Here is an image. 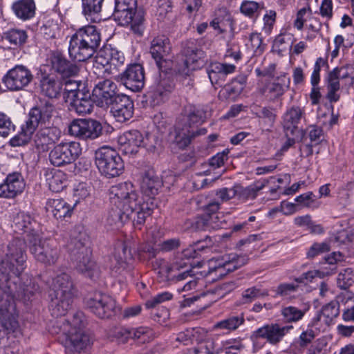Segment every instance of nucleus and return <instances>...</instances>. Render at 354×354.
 <instances>
[{
    "label": "nucleus",
    "mask_w": 354,
    "mask_h": 354,
    "mask_svg": "<svg viewBox=\"0 0 354 354\" xmlns=\"http://www.w3.org/2000/svg\"><path fill=\"white\" fill-rule=\"evenodd\" d=\"M26 260L24 242L15 239L7 245L0 261V323L8 333L19 327L15 299L27 304L39 293V286L32 279L27 277L23 284H18Z\"/></svg>",
    "instance_id": "f257e3e1"
},
{
    "label": "nucleus",
    "mask_w": 354,
    "mask_h": 354,
    "mask_svg": "<svg viewBox=\"0 0 354 354\" xmlns=\"http://www.w3.org/2000/svg\"><path fill=\"white\" fill-rule=\"evenodd\" d=\"M110 201L113 207L108 214L110 225H122L129 219L134 225H142L152 209L143 201L131 182H124L112 186L109 189Z\"/></svg>",
    "instance_id": "f03ea898"
},
{
    "label": "nucleus",
    "mask_w": 354,
    "mask_h": 354,
    "mask_svg": "<svg viewBox=\"0 0 354 354\" xmlns=\"http://www.w3.org/2000/svg\"><path fill=\"white\" fill-rule=\"evenodd\" d=\"M87 239V235L82 227H75L71 230L68 247L77 271L84 277L95 280L100 277V270L96 263L91 260V252L86 247Z\"/></svg>",
    "instance_id": "7ed1b4c3"
},
{
    "label": "nucleus",
    "mask_w": 354,
    "mask_h": 354,
    "mask_svg": "<svg viewBox=\"0 0 354 354\" xmlns=\"http://www.w3.org/2000/svg\"><path fill=\"white\" fill-rule=\"evenodd\" d=\"M181 115V122H178L175 127L174 142L178 148L185 149L192 139L207 133L205 128H198L206 118V111L203 107L187 104L184 106Z\"/></svg>",
    "instance_id": "20e7f679"
},
{
    "label": "nucleus",
    "mask_w": 354,
    "mask_h": 354,
    "mask_svg": "<svg viewBox=\"0 0 354 354\" xmlns=\"http://www.w3.org/2000/svg\"><path fill=\"white\" fill-rule=\"evenodd\" d=\"M75 288L71 276L62 272L53 279L50 287V311L55 317L64 316L71 308Z\"/></svg>",
    "instance_id": "39448f33"
},
{
    "label": "nucleus",
    "mask_w": 354,
    "mask_h": 354,
    "mask_svg": "<svg viewBox=\"0 0 354 354\" xmlns=\"http://www.w3.org/2000/svg\"><path fill=\"white\" fill-rule=\"evenodd\" d=\"M136 0H115L113 17L121 26L129 25L133 32L142 35L145 29L142 12L136 11Z\"/></svg>",
    "instance_id": "423d86ee"
},
{
    "label": "nucleus",
    "mask_w": 354,
    "mask_h": 354,
    "mask_svg": "<svg viewBox=\"0 0 354 354\" xmlns=\"http://www.w3.org/2000/svg\"><path fill=\"white\" fill-rule=\"evenodd\" d=\"M95 164L100 173L108 178L119 176L124 170L122 158L109 147H102L95 152Z\"/></svg>",
    "instance_id": "0eeeda50"
},
{
    "label": "nucleus",
    "mask_w": 354,
    "mask_h": 354,
    "mask_svg": "<svg viewBox=\"0 0 354 354\" xmlns=\"http://www.w3.org/2000/svg\"><path fill=\"white\" fill-rule=\"evenodd\" d=\"M29 250L35 259L46 266L54 265L59 257L57 243L53 239H40V234L28 239Z\"/></svg>",
    "instance_id": "6e6552de"
},
{
    "label": "nucleus",
    "mask_w": 354,
    "mask_h": 354,
    "mask_svg": "<svg viewBox=\"0 0 354 354\" xmlns=\"http://www.w3.org/2000/svg\"><path fill=\"white\" fill-rule=\"evenodd\" d=\"M82 153L77 142H62L50 150L48 154L50 163L55 167H64L75 162Z\"/></svg>",
    "instance_id": "1a4fd4ad"
},
{
    "label": "nucleus",
    "mask_w": 354,
    "mask_h": 354,
    "mask_svg": "<svg viewBox=\"0 0 354 354\" xmlns=\"http://www.w3.org/2000/svg\"><path fill=\"white\" fill-rule=\"evenodd\" d=\"M86 305L92 313L101 319L109 318L119 310L114 298L101 292L88 297Z\"/></svg>",
    "instance_id": "9d476101"
},
{
    "label": "nucleus",
    "mask_w": 354,
    "mask_h": 354,
    "mask_svg": "<svg viewBox=\"0 0 354 354\" xmlns=\"http://www.w3.org/2000/svg\"><path fill=\"white\" fill-rule=\"evenodd\" d=\"M354 68L351 65H344L340 67H335L329 71L326 77V98L330 102H336L339 100L340 95L338 93L340 89V80L350 79V84L353 83V77L351 71Z\"/></svg>",
    "instance_id": "9b49d317"
},
{
    "label": "nucleus",
    "mask_w": 354,
    "mask_h": 354,
    "mask_svg": "<svg viewBox=\"0 0 354 354\" xmlns=\"http://www.w3.org/2000/svg\"><path fill=\"white\" fill-rule=\"evenodd\" d=\"M34 80L32 71L24 65H16L7 71L2 78L6 88L10 91L25 90Z\"/></svg>",
    "instance_id": "f8f14e48"
},
{
    "label": "nucleus",
    "mask_w": 354,
    "mask_h": 354,
    "mask_svg": "<svg viewBox=\"0 0 354 354\" xmlns=\"http://www.w3.org/2000/svg\"><path fill=\"white\" fill-rule=\"evenodd\" d=\"M68 133L80 140H95L102 135V126L93 119H75L71 122Z\"/></svg>",
    "instance_id": "ddd939ff"
},
{
    "label": "nucleus",
    "mask_w": 354,
    "mask_h": 354,
    "mask_svg": "<svg viewBox=\"0 0 354 354\" xmlns=\"http://www.w3.org/2000/svg\"><path fill=\"white\" fill-rule=\"evenodd\" d=\"M62 323L57 333H61L64 339L62 340L65 347L73 352H78L86 349L90 345L91 341L88 335L77 331L76 328H71L70 324L66 319L58 321L57 324Z\"/></svg>",
    "instance_id": "4468645a"
},
{
    "label": "nucleus",
    "mask_w": 354,
    "mask_h": 354,
    "mask_svg": "<svg viewBox=\"0 0 354 354\" xmlns=\"http://www.w3.org/2000/svg\"><path fill=\"white\" fill-rule=\"evenodd\" d=\"M12 227L14 231L19 234H26L23 239L16 237L10 241L8 244L15 239L22 240L24 243L25 239L28 242V239H33L39 234V224L28 213L24 212H19L14 218ZM26 244H25V249ZM26 254V252H25Z\"/></svg>",
    "instance_id": "2eb2a0df"
},
{
    "label": "nucleus",
    "mask_w": 354,
    "mask_h": 354,
    "mask_svg": "<svg viewBox=\"0 0 354 354\" xmlns=\"http://www.w3.org/2000/svg\"><path fill=\"white\" fill-rule=\"evenodd\" d=\"M166 70L160 71L159 76L156 77L148 92L151 103L157 106L167 100L169 93L174 88L171 78L165 73Z\"/></svg>",
    "instance_id": "dca6fc26"
},
{
    "label": "nucleus",
    "mask_w": 354,
    "mask_h": 354,
    "mask_svg": "<svg viewBox=\"0 0 354 354\" xmlns=\"http://www.w3.org/2000/svg\"><path fill=\"white\" fill-rule=\"evenodd\" d=\"M120 150L125 155L136 154L138 149L145 147L151 149L153 143H147L144 140L142 134L138 130H130L124 132L118 138Z\"/></svg>",
    "instance_id": "f3484780"
},
{
    "label": "nucleus",
    "mask_w": 354,
    "mask_h": 354,
    "mask_svg": "<svg viewBox=\"0 0 354 354\" xmlns=\"http://www.w3.org/2000/svg\"><path fill=\"white\" fill-rule=\"evenodd\" d=\"M93 97L99 106H109L119 96L116 84L111 79H99L93 89Z\"/></svg>",
    "instance_id": "a211bd4d"
},
{
    "label": "nucleus",
    "mask_w": 354,
    "mask_h": 354,
    "mask_svg": "<svg viewBox=\"0 0 354 354\" xmlns=\"http://www.w3.org/2000/svg\"><path fill=\"white\" fill-rule=\"evenodd\" d=\"M292 328V325L281 326L278 324H266L254 331L251 337L255 346L260 338L266 339L272 345H277Z\"/></svg>",
    "instance_id": "6ab92c4d"
},
{
    "label": "nucleus",
    "mask_w": 354,
    "mask_h": 354,
    "mask_svg": "<svg viewBox=\"0 0 354 354\" xmlns=\"http://www.w3.org/2000/svg\"><path fill=\"white\" fill-rule=\"evenodd\" d=\"M55 111L54 104L49 100H40L30 110L28 118L26 122L36 130L39 127L49 122Z\"/></svg>",
    "instance_id": "aec40b11"
},
{
    "label": "nucleus",
    "mask_w": 354,
    "mask_h": 354,
    "mask_svg": "<svg viewBox=\"0 0 354 354\" xmlns=\"http://www.w3.org/2000/svg\"><path fill=\"white\" fill-rule=\"evenodd\" d=\"M118 76L126 88L133 92H138L144 87L145 71L142 66L139 64L128 66L127 69Z\"/></svg>",
    "instance_id": "412c9836"
},
{
    "label": "nucleus",
    "mask_w": 354,
    "mask_h": 354,
    "mask_svg": "<svg viewBox=\"0 0 354 354\" xmlns=\"http://www.w3.org/2000/svg\"><path fill=\"white\" fill-rule=\"evenodd\" d=\"M171 50L169 40L164 35L158 36L151 41L150 53L159 71L167 70L165 57Z\"/></svg>",
    "instance_id": "4be33fe9"
},
{
    "label": "nucleus",
    "mask_w": 354,
    "mask_h": 354,
    "mask_svg": "<svg viewBox=\"0 0 354 354\" xmlns=\"http://www.w3.org/2000/svg\"><path fill=\"white\" fill-rule=\"evenodd\" d=\"M201 250H198L197 243L195 245H190L187 248L183 250L181 253L182 258H185L186 261H176L174 264L170 266L167 262L163 259H156L153 266V268L160 269L162 272H169L170 271L180 270L185 269L187 267H190L191 264L189 262L190 259H194L198 257V252Z\"/></svg>",
    "instance_id": "5701e85b"
},
{
    "label": "nucleus",
    "mask_w": 354,
    "mask_h": 354,
    "mask_svg": "<svg viewBox=\"0 0 354 354\" xmlns=\"http://www.w3.org/2000/svg\"><path fill=\"white\" fill-rule=\"evenodd\" d=\"M110 105H111V112L113 116L119 122H124L133 115L134 104L127 95H119Z\"/></svg>",
    "instance_id": "b1692460"
},
{
    "label": "nucleus",
    "mask_w": 354,
    "mask_h": 354,
    "mask_svg": "<svg viewBox=\"0 0 354 354\" xmlns=\"http://www.w3.org/2000/svg\"><path fill=\"white\" fill-rule=\"evenodd\" d=\"M24 187L25 183L21 173L9 174L0 184V198H13L21 194Z\"/></svg>",
    "instance_id": "393cba45"
},
{
    "label": "nucleus",
    "mask_w": 354,
    "mask_h": 354,
    "mask_svg": "<svg viewBox=\"0 0 354 354\" xmlns=\"http://www.w3.org/2000/svg\"><path fill=\"white\" fill-rule=\"evenodd\" d=\"M342 295L337 297V299L330 301L324 306L322 310L317 312V314L311 319L309 326L315 327L318 326L319 322H322L326 325L329 326L334 319L339 315V301L342 299Z\"/></svg>",
    "instance_id": "a878e982"
},
{
    "label": "nucleus",
    "mask_w": 354,
    "mask_h": 354,
    "mask_svg": "<svg viewBox=\"0 0 354 354\" xmlns=\"http://www.w3.org/2000/svg\"><path fill=\"white\" fill-rule=\"evenodd\" d=\"M61 134L60 129L56 127H40L34 138L36 147L42 151L46 150L50 145L59 140Z\"/></svg>",
    "instance_id": "bb28decb"
},
{
    "label": "nucleus",
    "mask_w": 354,
    "mask_h": 354,
    "mask_svg": "<svg viewBox=\"0 0 354 354\" xmlns=\"http://www.w3.org/2000/svg\"><path fill=\"white\" fill-rule=\"evenodd\" d=\"M95 52L74 34L69 41L68 54L75 62H83L91 58Z\"/></svg>",
    "instance_id": "cd10ccee"
},
{
    "label": "nucleus",
    "mask_w": 354,
    "mask_h": 354,
    "mask_svg": "<svg viewBox=\"0 0 354 354\" xmlns=\"http://www.w3.org/2000/svg\"><path fill=\"white\" fill-rule=\"evenodd\" d=\"M52 68L62 77H71L77 75L80 68L75 63L67 59L61 53H55L50 57Z\"/></svg>",
    "instance_id": "c85d7f7f"
},
{
    "label": "nucleus",
    "mask_w": 354,
    "mask_h": 354,
    "mask_svg": "<svg viewBox=\"0 0 354 354\" xmlns=\"http://www.w3.org/2000/svg\"><path fill=\"white\" fill-rule=\"evenodd\" d=\"M74 35L95 52L100 47L101 34L95 26L87 25L80 28Z\"/></svg>",
    "instance_id": "c756f323"
},
{
    "label": "nucleus",
    "mask_w": 354,
    "mask_h": 354,
    "mask_svg": "<svg viewBox=\"0 0 354 354\" xmlns=\"http://www.w3.org/2000/svg\"><path fill=\"white\" fill-rule=\"evenodd\" d=\"M11 9L18 19L26 21L35 17L36 5L34 0H17L12 4Z\"/></svg>",
    "instance_id": "7c9ffc66"
},
{
    "label": "nucleus",
    "mask_w": 354,
    "mask_h": 354,
    "mask_svg": "<svg viewBox=\"0 0 354 354\" xmlns=\"http://www.w3.org/2000/svg\"><path fill=\"white\" fill-rule=\"evenodd\" d=\"M46 209L57 220L70 217L73 212L70 205L62 198L49 199L46 203Z\"/></svg>",
    "instance_id": "2f4dec72"
},
{
    "label": "nucleus",
    "mask_w": 354,
    "mask_h": 354,
    "mask_svg": "<svg viewBox=\"0 0 354 354\" xmlns=\"http://www.w3.org/2000/svg\"><path fill=\"white\" fill-rule=\"evenodd\" d=\"M62 81L56 77L45 75L40 80L41 92L49 98H57L63 90Z\"/></svg>",
    "instance_id": "473e14b6"
},
{
    "label": "nucleus",
    "mask_w": 354,
    "mask_h": 354,
    "mask_svg": "<svg viewBox=\"0 0 354 354\" xmlns=\"http://www.w3.org/2000/svg\"><path fill=\"white\" fill-rule=\"evenodd\" d=\"M70 110L74 111L78 115L90 113L93 110V101L88 91L79 93V95L70 100Z\"/></svg>",
    "instance_id": "72a5a7b5"
},
{
    "label": "nucleus",
    "mask_w": 354,
    "mask_h": 354,
    "mask_svg": "<svg viewBox=\"0 0 354 354\" xmlns=\"http://www.w3.org/2000/svg\"><path fill=\"white\" fill-rule=\"evenodd\" d=\"M162 185V181L159 176L153 171H148L142 178L140 187L144 194L153 197L158 194Z\"/></svg>",
    "instance_id": "f704fd0d"
},
{
    "label": "nucleus",
    "mask_w": 354,
    "mask_h": 354,
    "mask_svg": "<svg viewBox=\"0 0 354 354\" xmlns=\"http://www.w3.org/2000/svg\"><path fill=\"white\" fill-rule=\"evenodd\" d=\"M104 0H82V14L88 21L96 23L102 20Z\"/></svg>",
    "instance_id": "c9c22d12"
},
{
    "label": "nucleus",
    "mask_w": 354,
    "mask_h": 354,
    "mask_svg": "<svg viewBox=\"0 0 354 354\" xmlns=\"http://www.w3.org/2000/svg\"><path fill=\"white\" fill-rule=\"evenodd\" d=\"M235 68L234 64L215 62L210 64L207 72L212 84H216L227 75L234 73Z\"/></svg>",
    "instance_id": "e433bc0d"
},
{
    "label": "nucleus",
    "mask_w": 354,
    "mask_h": 354,
    "mask_svg": "<svg viewBox=\"0 0 354 354\" xmlns=\"http://www.w3.org/2000/svg\"><path fill=\"white\" fill-rule=\"evenodd\" d=\"M46 180L49 189L54 192H61L66 184V175L57 169H48L45 171Z\"/></svg>",
    "instance_id": "4c0bfd02"
},
{
    "label": "nucleus",
    "mask_w": 354,
    "mask_h": 354,
    "mask_svg": "<svg viewBox=\"0 0 354 354\" xmlns=\"http://www.w3.org/2000/svg\"><path fill=\"white\" fill-rule=\"evenodd\" d=\"M244 84V79H234L220 91L219 97L224 100L234 101L243 91Z\"/></svg>",
    "instance_id": "58836bf2"
},
{
    "label": "nucleus",
    "mask_w": 354,
    "mask_h": 354,
    "mask_svg": "<svg viewBox=\"0 0 354 354\" xmlns=\"http://www.w3.org/2000/svg\"><path fill=\"white\" fill-rule=\"evenodd\" d=\"M185 59L183 60V68H178V72L187 75L192 64H196L204 57L205 53L196 47H187L185 50Z\"/></svg>",
    "instance_id": "ea45409f"
},
{
    "label": "nucleus",
    "mask_w": 354,
    "mask_h": 354,
    "mask_svg": "<svg viewBox=\"0 0 354 354\" xmlns=\"http://www.w3.org/2000/svg\"><path fill=\"white\" fill-rule=\"evenodd\" d=\"M268 181L257 183L254 185L243 187L241 185L234 186L235 198L241 201H246L250 199H254L259 191L261 190Z\"/></svg>",
    "instance_id": "a19ab883"
},
{
    "label": "nucleus",
    "mask_w": 354,
    "mask_h": 354,
    "mask_svg": "<svg viewBox=\"0 0 354 354\" xmlns=\"http://www.w3.org/2000/svg\"><path fill=\"white\" fill-rule=\"evenodd\" d=\"M131 258V254L124 243H120L115 248V253L111 259L113 269L119 272L120 269H124L127 266V260Z\"/></svg>",
    "instance_id": "79ce46f5"
},
{
    "label": "nucleus",
    "mask_w": 354,
    "mask_h": 354,
    "mask_svg": "<svg viewBox=\"0 0 354 354\" xmlns=\"http://www.w3.org/2000/svg\"><path fill=\"white\" fill-rule=\"evenodd\" d=\"M239 257L236 254H228L218 258H212L209 263H215V269L224 268L227 272H232L237 269Z\"/></svg>",
    "instance_id": "37998d69"
},
{
    "label": "nucleus",
    "mask_w": 354,
    "mask_h": 354,
    "mask_svg": "<svg viewBox=\"0 0 354 354\" xmlns=\"http://www.w3.org/2000/svg\"><path fill=\"white\" fill-rule=\"evenodd\" d=\"M244 346L238 339H230L216 345V354H241Z\"/></svg>",
    "instance_id": "c03bdc74"
},
{
    "label": "nucleus",
    "mask_w": 354,
    "mask_h": 354,
    "mask_svg": "<svg viewBox=\"0 0 354 354\" xmlns=\"http://www.w3.org/2000/svg\"><path fill=\"white\" fill-rule=\"evenodd\" d=\"M302 114L303 111L299 107H292L288 110L283 118L284 129L292 134L295 129L297 127Z\"/></svg>",
    "instance_id": "a18cd8bd"
},
{
    "label": "nucleus",
    "mask_w": 354,
    "mask_h": 354,
    "mask_svg": "<svg viewBox=\"0 0 354 354\" xmlns=\"http://www.w3.org/2000/svg\"><path fill=\"white\" fill-rule=\"evenodd\" d=\"M36 130L26 122L21 126V131L10 140L12 147H21L27 145Z\"/></svg>",
    "instance_id": "49530a36"
},
{
    "label": "nucleus",
    "mask_w": 354,
    "mask_h": 354,
    "mask_svg": "<svg viewBox=\"0 0 354 354\" xmlns=\"http://www.w3.org/2000/svg\"><path fill=\"white\" fill-rule=\"evenodd\" d=\"M106 336L111 342H116L118 344H124L131 339L130 328L115 326L109 330Z\"/></svg>",
    "instance_id": "de8ad7c7"
},
{
    "label": "nucleus",
    "mask_w": 354,
    "mask_h": 354,
    "mask_svg": "<svg viewBox=\"0 0 354 354\" xmlns=\"http://www.w3.org/2000/svg\"><path fill=\"white\" fill-rule=\"evenodd\" d=\"M104 55L109 57V65L111 64L115 74L120 70V67L124 64L125 57L122 52L115 48H106Z\"/></svg>",
    "instance_id": "09e8293b"
},
{
    "label": "nucleus",
    "mask_w": 354,
    "mask_h": 354,
    "mask_svg": "<svg viewBox=\"0 0 354 354\" xmlns=\"http://www.w3.org/2000/svg\"><path fill=\"white\" fill-rule=\"evenodd\" d=\"M290 82V78L286 77L285 74L278 77L269 87V93L272 95V97L275 99L283 95L288 88Z\"/></svg>",
    "instance_id": "8fccbe9b"
},
{
    "label": "nucleus",
    "mask_w": 354,
    "mask_h": 354,
    "mask_svg": "<svg viewBox=\"0 0 354 354\" xmlns=\"http://www.w3.org/2000/svg\"><path fill=\"white\" fill-rule=\"evenodd\" d=\"M264 8L263 2L258 3L248 0L243 1L240 6L241 12L250 18H257Z\"/></svg>",
    "instance_id": "3c124183"
},
{
    "label": "nucleus",
    "mask_w": 354,
    "mask_h": 354,
    "mask_svg": "<svg viewBox=\"0 0 354 354\" xmlns=\"http://www.w3.org/2000/svg\"><path fill=\"white\" fill-rule=\"evenodd\" d=\"M244 317L243 314L239 315L230 316L223 320H221L214 324L215 329H224L227 330H234L239 326L244 323Z\"/></svg>",
    "instance_id": "603ef678"
},
{
    "label": "nucleus",
    "mask_w": 354,
    "mask_h": 354,
    "mask_svg": "<svg viewBox=\"0 0 354 354\" xmlns=\"http://www.w3.org/2000/svg\"><path fill=\"white\" fill-rule=\"evenodd\" d=\"M281 313L285 322L292 323L301 320L306 313V310L299 309L293 306H288L283 307Z\"/></svg>",
    "instance_id": "864d4df0"
},
{
    "label": "nucleus",
    "mask_w": 354,
    "mask_h": 354,
    "mask_svg": "<svg viewBox=\"0 0 354 354\" xmlns=\"http://www.w3.org/2000/svg\"><path fill=\"white\" fill-rule=\"evenodd\" d=\"M217 218L216 216L209 214H203L196 218L194 221V227L197 230H211L219 227L218 224L214 223Z\"/></svg>",
    "instance_id": "5fc2aeb1"
},
{
    "label": "nucleus",
    "mask_w": 354,
    "mask_h": 354,
    "mask_svg": "<svg viewBox=\"0 0 354 354\" xmlns=\"http://www.w3.org/2000/svg\"><path fill=\"white\" fill-rule=\"evenodd\" d=\"M27 38V33L24 30L11 29L4 33V39L15 46L24 45L26 42Z\"/></svg>",
    "instance_id": "6e6d98bb"
},
{
    "label": "nucleus",
    "mask_w": 354,
    "mask_h": 354,
    "mask_svg": "<svg viewBox=\"0 0 354 354\" xmlns=\"http://www.w3.org/2000/svg\"><path fill=\"white\" fill-rule=\"evenodd\" d=\"M104 51L100 52L95 57L93 64V70L95 74L100 73L102 71L103 74L108 73L115 75L111 64L109 65V57L104 56Z\"/></svg>",
    "instance_id": "4d7b16f0"
},
{
    "label": "nucleus",
    "mask_w": 354,
    "mask_h": 354,
    "mask_svg": "<svg viewBox=\"0 0 354 354\" xmlns=\"http://www.w3.org/2000/svg\"><path fill=\"white\" fill-rule=\"evenodd\" d=\"M268 295V290L257 286H252L245 290L242 293L243 304L251 303L258 298L265 297Z\"/></svg>",
    "instance_id": "13d9d810"
},
{
    "label": "nucleus",
    "mask_w": 354,
    "mask_h": 354,
    "mask_svg": "<svg viewBox=\"0 0 354 354\" xmlns=\"http://www.w3.org/2000/svg\"><path fill=\"white\" fill-rule=\"evenodd\" d=\"M64 84V97L67 102L77 96L79 93L84 91V88H80V87L83 86L80 82L67 80L65 82Z\"/></svg>",
    "instance_id": "bf43d9fd"
},
{
    "label": "nucleus",
    "mask_w": 354,
    "mask_h": 354,
    "mask_svg": "<svg viewBox=\"0 0 354 354\" xmlns=\"http://www.w3.org/2000/svg\"><path fill=\"white\" fill-rule=\"evenodd\" d=\"M337 286L343 290L348 289L354 283V270L351 268L341 271L337 278Z\"/></svg>",
    "instance_id": "052dcab7"
},
{
    "label": "nucleus",
    "mask_w": 354,
    "mask_h": 354,
    "mask_svg": "<svg viewBox=\"0 0 354 354\" xmlns=\"http://www.w3.org/2000/svg\"><path fill=\"white\" fill-rule=\"evenodd\" d=\"M216 345L212 339H209L189 350L187 354H216Z\"/></svg>",
    "instance_id": "680f3d73"
},
{
    "label": "nucleus",
    "mask_w": 354,
    "mask_h": 354,
    "mask_svg": "<svg viewBox=\"0 0 354 354\" xmlns=\"http://www.w3.org/2000/svg\"><path fill=\"white\" fill-rule=\"evenodd\" d=\"M131 339L138 340L140 343H145L149 341L152 331L147 327H139L136 328H130Z\"/></svg>",
    "instance_id": "e2e57ef3"
},
{
    "label": "nucleus",
    "mask_w": 354,
    "mask_h": 354,
    "mask_svg": "<svg viewBox=\"0 0 354 354\" xmlns=\"http://www.w3.org/2000/svg\"><path fill=\"white\" fill-rule=\"evenodd\" d=\"M199 331L198 328H187L186 330L178 333L175 338L177 342L187 345L193 342L195 335Z\"/></svg>",
    "instance_id": "0e129e2a"
},
{
    "label": "nucleus",
    "mask_w": 354,
    "mask_h": 354,
    "mask_svg": "<svg viewBox=\"0 0 354 354\" xmlns=\"http://www.w3.org/2000/svg\"><path fill=\"white\" fill-rule=\"evenodd\" d=\"M330 246L326 242L313 243L306 253L307 258L313 259L315 257L330 251Z\"/></svg>",
    "instance_id": "69168bd1"
},
{
    "label": "nucleus",
    "mask_w": 354,
    "mask_h": 354,
    "mask_svg": "<svg viewBox=\"0 0 354 354\" xmlns=\"http://www.w3.org/2000/svg\"><path fill=\"white\" fill-rule=\"evenodd\" d=\"M250 46L256 55L263 53L266 48V44L263 43V39L260 34L253 32L250 36Z\"/></svg>",
    "instance_id": "338daca9"
},
{
    "label": "nucleus",
    "mask_w": 354,
    "mask_h": 354,
    "mask_svg": "<svg viewBox=\"0 0 354 354\" xmlns=\"http://www.w3.org/2000/svg\"><path fill=\"white\" fill-rule=\"evenodd\" d=\"M354 197V181L347 183L346 187L339 193V200L344 206L347 205Z\"/></svg>",
    "instance_id": "774afa93"
}]
</instances>
